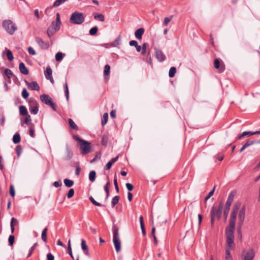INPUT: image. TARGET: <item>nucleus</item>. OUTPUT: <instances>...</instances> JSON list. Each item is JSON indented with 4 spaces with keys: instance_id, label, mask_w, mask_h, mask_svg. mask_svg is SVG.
I'll list each match as a JSON object with an SVG mask.
<instances>
[{
    "instance_id": "2",
    "label": "nucleus",
    "mask_w": 260,
    "mask_h": 260,
    "mask_svg": "<svg viewBox=\"0 0 260 260\" xmlns=\"http://www.w3.org/2000/svg\"><path fill=\"white\" fill-rule=\"evenodd\" d=\"M223 205L222 203H220L218 207L213 205L211 211V224L212 226H214L215 219L219 220L221 216L222 212Z\"/></svg>"
},
{
    "instance_id": "5",
    "label": "nucleus",
    "mask_w": 260,
    "mask_h": 260,
    "mask_svg": "<svg viewBox=\"0 0 260 260\" xmlns=\"http://www.w3.org/2000/svg\"><path fill=\"white\" fill-rule=\"evenodd\" d=\"M2 25L5 30L11 35H13L17 29L16 25L9 19L3 21Z\"/></svg>"
},
{
    "instance_id": "49",
    "label": "nucleus",
    "mask_w": 260,
    "mask_h": 260,
    "mask_svg": "<svg viewBox=\"0 0 260 260\" xmlns=\"http://www.w3.org/2000/svg\"><path fill=\"white\" fill-rule=\"evenodd\" d=\"M16 151L18 156H19L22 153V149L20 145L16 146Z\"/></svg>"
},
{
    "instance_id": "13",
    "label": "nucleus",
    "mask_w": 260,
    "mask_h": 260,
    "mask_svg": "<svg viewBox=\"0 0 260 260\" xmlns=\"http://www.w3.org/2000/svg\"><path fill=\"white\" fill-rule=\"evenodd\" d=\"M25 83L28 86V88L32 90H37L39 91L40 90V87L36 81H32L31 82H29L25 80Z\"/></svg>"
},
{
    "instance_id": "35",
    "label": "nucleus",
    "mask_w": 260,
    "mask_h": 260,
    "mask_svg": "<svg viewBox=\"0 0 260 260\" xmlns=\"http://www.w3.org/2000/svg\"><path fill=\"white\" fill-rule=\"evenodd\" d=\"M176 73V69L175 67H172L170 68L169 72V76L170 78H172L175 76Z\"/></svg>"
},
{
    "instance_id": "58",
    "label": "nucleus",
    "mask_w": 260,
    "mask_h": 260,
    "mask_svg": "<svg viewBox=\"0 0 260 260\" xmlns=\"http://www.w3.org/2000/svg\"><path fill=\"white\" fill-rule=\"evenodd\" d=\"M125 185L128 191H132L134 188L133 185L131 183H127Z\"/></svg>"
},
{
    "instance_id": "6",
    "label": "nucleus",
    "mask_w": 260,
    "mask_h": 260,
    "mask_svg": "<svg viewBox=\"0 0 260 260\" xmlns=\"http://www.w3.org/2000/svg\"><path fill=\"white\" fill-rule=\"evenodd\" d=\"M40 100L42 103L49 105L53 110H56V104L53 102L52 98L49 95L43 94L40 95Z\"/></svg>"
},
{
    "instance_id": "43",
    "label": "nucleus",
    "mask_w": 260,
    "mask_h": 260,
    "mask_svg": "<svg viewBox=\"0 0 260 260\" xmlns=\"http://www.w3.org/2000/svg\"><path fill=\"white\" fill-rule=\"evenodd\" d=\"M63 58V54L60 52H58L55 54V59L57 61H59L61 60Z\"/></svg>"
},
{
    "instance_id": "42",
    "label": "nucleus",
    "mask_w": 260,
    "mask_h": 260,
    "mask_svg": "<svg viewBox=\"0 0 260 260\" xmlns=\"http://www.w3.org/2000/svg\"><path fill=\"white\" fill-rule=\"evenodd\" d=\"M64 92H65L66 99L67 100H69V89H68V84H67V82H66L65 84H64Z\"/></svg>"
},
{
    "instance_id": "29",
    "label": "nucleus",
    "mask_w": 260,
    "mask_h": 260,
    "mask_svg": "<svg viewBox=\"0 0 260 260\" xmlns=\"http://www.w3.org/2000/svg\"><path fill=\"white\" fill-rule=\"evenodd\" d=\"M56 32V30L54 29V28H52V27L50 26L47 29V34L48 37H50L52 36H53Z\"/></svg>"
},
{
    "instance_id": "45",
    "label": "nucleus",
    "mask_w": 260,
    "mask_h": 260,
    "mask_svg": "<svg viewBox=\"0 0 260 260\" xmlns=\"http://www.w3.org/2000/svg\"><path fill=\"white\" fill-rule=\"evenodd\" d=\"M230 210V207L225 206L224 211H223V215H224L225 219L228 217Z\"/></svg>"
},
{
    "instance_id": "21",
    "label": "nucleus",
    "mask_w": 260,
    "mask_h": 260,
    "mask_svg": "<svg viewBox=\"0 0 260 260\" xmlns=\"http://www.w3.org/2000/svg\"><path fill=\"white\" fill-rule=\"evenodd\" d=\"M118 156H117L116 157L112 158L111 160H110L107 164L105 169L106 170H109L111 168L112 165L114 163H115L118 160Z\"/></svg>"
},
{
    "instance_id": "60",
    "label": "nucleus",
    "mask_w": 260,
    "mask_h": 260,
    "mask_svg": "<svg viewBox=\"0 0 260 260\" xmlns=\"http://www.w3.org/2000/svg\"><path fill=\"white\" fill-rule=\"evenodd\" d=\"M146 61L150 64H152V59L150 56V53H148L147 55Z\"/></svg>"
},
{
    "instance_id": "63",
    "label": "nucleus",
    "mask_w": 260,
    "mask_h": 260,
    "mask_svg": "<svg viewBox=\"0 0 260 260\" xmlns=\"http://www.w3.org/2000/svg\"><path fill=\"white\" fill-rule=\"evenodd\" d=\"M247 132H244L242 134L238 136L237 139L240 140L244 136H247Z\"/></svg>"
},
{
    "instance_id": "37",
    "label": "nucleus",
    "mask_w": 260,
    "mask_h": 260,
    "mask_svg": "<svg viewBox=\"0 0 260 260\" xmlns=\"http://www.w3.org/2000/svg\"><path fill=\"white\" fill-rule=\"evenodd\" d=\"M110 182H108L106 185L104 187V189H105V191H106V199H108L109 197V187H110Z\"/></svg>"
},
{
    "instance_id": "10",
    "label": "nucleus",
    "mask_w": 260,
    "mask_h": 260,
    "mask_svg": "<svg viewBox=\"0 0 260 260\" xmlns=\"http://www.w3.org/2000/svg\"><path fill=\"white\" fill-rule=\"evenodd\" d=\"M155 55L156 59L159 62L164 61L166 58V55L162 51L157 48H155Z\"/></svg>"
},
{
    "instance_id": "7",
    "label": "nucleus",
    "mask_w": 260,
    "mask_h": 260,
    "mask_svg": "<svg viewBox=\"0 0 260 260\" xmlns=\"http://www.w3.org/2000/svg\"><path fill=\"white\" fill-rule=\"evenodd\" d=\"M81 153L83 155L88 154L91 151L90 143L85 140L80 141L79 144Z\"/></svg>"
},
{
    "instance_id": "55",
    "label": "nucleus",
    "mask_w": 260,
    "mask_h": 260,
    "mask_svg": "<svg viewBox=\"0 0 260 260\" xmlns=\"http://www.w3.org/2000/svg\"><path fill=\"white\" fill-rule=\"evenodd\" d=\"M215 187H214L213 189L212 190H211L208 194L207 195V196L205 198V201H207L210 198H211L213 193H214V190H215Z\"/></svg>"
},
{
    "instance_id": "11",
    "label": "nucleus",
    "mask_w": 260,
    "mask_h": 260,
    "mask_svg": "<svg viewBox=\"0 0 260 260\" xmlns=\"http://www.w3.org/2000/svg\"><path fill=\"white\" fill-rule=\"evenodd\" d=\"M245 210H246V207L245 206H243L242 208H241L239 214H238V218L239 220V224L240 225H242L243 224V222L244 221L245 219Z\"/></svg>"
},
{
    "instance_id": "51",
    "label": "nucleus",
    "mask_w": 260,
    "mask_h": 260,
    "mask_svg": "<svg viewBox=\"0 0 260 260\" xmlns=\"http://www.w3.org/2000/svg\"><path fill=\"white\" fill-rule=\"evenodd\" d=\"M15 237L13 235H10L9 237V243L10 245L12 246L14 243Z\"/></svg>"
},
{
    "instance_id": "40",
    "label": "nucleus",
    "mask_w": 260,
    "mask_h": 260,
    "mask_svg": "<svg viewBox=\"0 0 260 260\" xmlns=\"http://www.w3.org/2000/svg\"><path fill=\"white\" fill-rule=\"evenodd\" d=\"M110 67L109 64L105 65L104 67V76H108L110 74Z\"/></svg>"
},
{
    "instance_id": "56",
    "label": "nucleus",
    "mask_w": 260,
    "mask_h": 260,
    "mask_svg": "<svg viewBox=\"0 0 260 260\" xmlns=\"http://www.w3.org/2000/svg\"><path fill=\"white\" fill-rule=\"evenodd\" d=\"M27 50L28 53L31 55H34L36 54L35 50L30 46L28 47Z\"/></svg>"
},
{
    "instance_id": "26",
    "label": "nucleus",
    "mask_w": 260,
    "mask_h": 260,
    "mask_svg": "<svg viewBox=\"0 0 260 260\" xmlns=\"http://www.w3.org/2000/svg\"><path fill=\"white\" fill-rule=\"evenodd\" d=\"M94 18L100 21L104 22L105 21V17L102 14L94 13L93 14Z\"/></svg>"
},
{
    "instance_id": "23",
    "label": "nucleus",
    "mask_w": 260,
    "mask_h": 260,
    "mask_svg": "<svg viewBox=\"0 0 260 260\" xmlns=\"http://www.w3.org/2000/svg\"><path fill=\"white\" fill-rule=\"evenodd\" d=\"M31 117L29 115H27L26 116L24 121L21 123V125L23 126V123H25L28 125L29 126H31V125H34L31 123Z\"/></svg>"
},
{
    "instance_id": "20",
    "label": "nucleus",
    "mask_w": 260,
    "mask_h": 260,
    "mask_svg": "<svg viewBox=\"0 0 260 260\" xmlns=\"http://www.w3.org/2000/svg\"><path fill=\"white\" fill-rule=\"evenodd\" d=\"M144 32V29L143 28H140L135 31V36L137 39L140 40L142 39Z\"/></svg>"
},
{
    "instance_id": "44",
    "label": "nucleus",
    "mask_w": 260,
    "mask_h": 260,
    "mask_svg": "<svg viewBox=\"0 0 260 260\" xmlns=\"http://www.w3.org/2000/svg\"><path fill=\"white\" fill-rule=\"evenodd\" d=\"M98 30V27L94 26L90 29L89 34L91 36H94V35H96V34L97 33Z\"/></svg>"
},
{
    "instance_id": "28",
    "label": "nucleus",
    "mask_w": 260,
    "mask_h": 260,
    "mask_svg": "<svg viewBox=\"0 0 260 260\" xmlns=\"http://www.w3.org/2000/svg\"><path fill=\"white\" fill-rule=\"evenodd\" d=\"M48 231V228L46 227L42 231V234H41V238L42 240L46 243L47 242V232Z\"/></svg>"
},
{
    "instance_id": "53",
    "label": "nucleus",
    "mask_w": 260,
    "mask_h": 260,
    "mask_svg": "<svg viewBox=\"0 0 260 260\" xmlns=\"http://www.w3.org/2000/svg\"><path fill=\"white\" fill-rule=\"evenodd\" d=\"M74 194V189L71 188L68 191V192L67 193V197L68 198L70 199V198H72V197H73Z\"/></svg>"
},
{
    "instance_id": "50",
    "label": "nucleus",
    "mask_w": 260,
    "mask_h": 260,
    "mask_svg": "<svg viewBox=\"0 0 260 260\" xmlns=\"http://www.w3.org/2000/svg\"><path fill=\"white\" fill-rule=\"evenodd\" d=\"M10 194L12 197H14L15 195V189L13 185H10Z\"/></svg>"
},
{
    "instance_id": "24",
    "label": "nucleus",
    "mask_w": 260,
    "mask_h": 260,
    "mask_svg": "<svg viewBox=\"0 0 260 260\" xmlns=\"http://www.w3.org/2000/svg\"><path fill=\"white\" fill-rule=\"evenodd\" d=\"M61 25V22H58L56 21H53L51 23V26L54 28L56 31L59 30Z\"/></svg>"
},
{
    "instance_id": "57",
    "label": "nucleus",
    "mask_w": 260,
    "mask_h": 260,
    "mask_svg": "<svg viewBox=\"0 0 260 260\" xmlns=\"http://www.w3.org/2000/svg\"><path fill=\"white\" fill-rule=\"evenodd\" d=\"M37 245V243L34 244V245L30 248L29 253L27 255V257H29L32 254Z\"/></svg>"
},
{
    "instance_id": "62",
    "label": "nucleus",
    "mask_w": 260,
    "mask_h": 260,
    "mask_svg": "<svg viewBox=\"0 0 260 260\" xmlns=\"http://www.w3.org/2000/svg\"><path fill=\"white\" fill-rule=\"evenodd\" d=\"M129 44L131 46H135L136 47V46L138 45V43L135 40H132L129 42Z\"/></svg>"
},
{
    "instance_id": "47",
    "label": "nucleus",
    "mask_w": 260,
    "mask_h": 260,
    "mask_svg": "<svg viewBox=\"0 0 260 260\" xmlns=\"http://www.w3.org/2000/svg\"><path fill=\"white\" fill-rule=\"evenodd\" d=\"M22 96L24 99H26L28 98L29 93L27 91V90L25 88H24L22 91Z\"/></svg>"
},
{
    "instance_id": "39",
    "label": "nucleus",
    "mask_w": 260,
    "mask_h": 260,
    "mask_svg": "<svg viewBox=\"0 0 260 260\" xmlns=\"http://www.w3.org/2000/svg\"><path fill=\"white\" fill-rule=\"evenodd\" d=\"M7 57L9 61H12L14 59V56L12 51L10 50H7Z\"/></svg>"
},
{
    "instance_id": "30",
    "label": "nucleus",
    "mask_w": 260,
    "mask_h": 260,
    "mask_svg": "<svg viewBox=\"0 0 260 260\" xmlns=\"http://www.w3.org/2000/svg\"><path fill=\"white\" fill-rule=\"evenodd\" d=\"M21 141V137L19 134H16L13 136V141L14 144H18Z\"/></svg>"
},
{
    "instance_id": "27",
    "label": "nucleus",
    "mask_w": 260,
    "mask_h": 260,
    "mask_svg": "<svg viewBox=\"0 0 260 260\" xmlns=\"http://www.w3.org/2000/svg\"><path fill=\"white\" fill-rule=\"evenodd\" d=\"M17 224H18L17 220L16 218L13 217L11 219V231L12 233H13L14 232V226Z\"/></svg>"
},
{
    "instance_id": "8",
    "label": "nucleus",
    "mask_w": 260,
    "mask_h": 260,
    "mask_svg": "<svg viewBox=\"0 0 260 260\" xmlns=\"http://www.w3.org/2000/svg\"><path fill=\"white\" fill-rule=\"evenodd\" d=\"M29 110L31 114L36 115L39 111V104L36 100H31L29 103Z\"/></svg>"
},
{
    "instance_id": "18",
    "label": "nucleus",
    "mask_w": 260,
    "mask_h": 260,
    "mask_svg": "<svg viewBox=\"0 0 260 260\" xmlns=\"http://www.w3.org/2000/svg\"><path fill=\"white\" fill-rule=\"evenodd\" d=\"M19 69L20 72L23 75H26L29 73L28 69L25 67V66L23 62H20L19 63Z\"/></svg>"
},
{
    "instance_id": "17",
    "label": "nucleus",
    "mask_w": 260,
    "mask_h": 260,
    "mask_svg": "<svg viewBox=\"0 0 260 260\" xmlns=\"http://www.w3.org/2000/svg\"><path fill=\"white\" fill-rule=\"evenodd\" d=\"M236 192L235 191H232L231 192L230 194L228 196L225 206L228 207H231V204L233 203L234 200V196H235Z\"/></svg>"
},
{
    "instance_id": "38",
    "label": "nucleus",
    "mask_w": 260,
    "mask_h": 260,
    "mask_svg": "<svg viewBox=\"0 0 260 260\" xmlns=\"http://www.w3.org/2000/svg\"><path fill=\"white\" fill-rule=\"evenodd\" d=\"M29 127V134L31 137L34 138L35 136V125H31V126H30Z\"/></svg>"
},
{
    "instance_id": "46",
    "label": "nucleus",
    "mask_w": 260,
    "mask_h": 260,
    "mask_svg": "<svg viewBox=\"0 0 260 260\" xmlns=\"http://www.w3.org/2000/svg\"><path fill=\"white\" fill-rule=\"evenodd\" d=\"M89 200L90 201V202L94 205L96 206H99V207H101L102 206V204L97 202L94 199L93 197H90L89 198Z\"/></svg>"
},
{
    "instance_id": "33",
    "label": "nucleus",
    "mask_w": 260,
    "mask_h": 260,
    "mask_svg": "<svg viewBox=\"0 0 260 260\" xmlns=\"http://www.w3.org/2000/svg\"><path fill=\"white\" fill-rule=\"evenodd\" d=\"M120 197L118 196H115L112 200L111 205L114 207L119 202Z\"/></svg>"
},
{
    "instance_id": "12",
    "label": "nucleus",
    "mask_w": 260,
    "mask_h": 260,
    "mask_svg": "<svg viewBox=\"0 0 260 260\" xmlns=\"http://www.w3.org/2000/svg\"><path fill=\"white\" fill-rule=\"evenodd\" d=\"M36 42L42 49H47L49 47V44L48 42H44L39 37L36 38Z\"/></svg>"
},
{
    "instance_id": "54",
    "label": "nucleus",
    "mask_w": 260,
    "mask_h": 260,
    "mask_svg": "<svg viewBox=\"0 0 260 260\" xmlns=\"http://www.w3.org/2000/svg\"><path fill=\"white\" fill-rule=\"evenodd\" d=\"M120 37L119 36L113 42V46H116L117 45H119V44H120Z\"/></svg>"
},
{
    "instance_id": "25",
    "label": "nucleus",
    "mask_w": 260,
    "mask_h": 260,
    "mask_svg": "<svg viewBox=\"0 0 260 260\" xmlns=\"http://www.w3.org/2000/svg\"><path fill=\"white\" fill-rule=\"evenodd\" d=\"M5 75L9 79L14 76L13 73L11 70L9 69H6L4 71Z\"/></svg>"
},
{
    "instance_id": "61",
    "label": "nucleus",
    "mask_w": 260,
    "mask_h": 260,
    "mask_svg": "<svg viewBox=\"0 0 260 260\" xmlns=\"http://www.w3.org/2000/svg\"><path fill=\"white\" fill-rule=\"evenodd\" d=\"M80 170H80V168L79 165L78 164L77 166L76 167V171H75V174L77 176H79V175L80 172Z\"/></svg>"
},
{
    "instance_id": "1",
    "label": "nucleus",
    "mask_w": 260,
    "mask_h": 260,
    "mask_svg": "<svg viewBox=\"0 0 260 260\" xmlns=\"http://www.w3.org/2000/svg\"><path fill=\"white\" fill-rule=\"evenodd\" d=\"M240 207L241 203L240 202H237L234 204L230 216V224L225 230L226 237V246L225 248H228L230 250V249H233L235 247L234 232L237 213Z\"/></svg>"
},
{
    "instance_id": "15",
    "label": "nucleus",
    "mask_w": 260,
    "mask_h": 260,
    "mask_svg": "<svg viewBox=\"0 0 260 260\" xmlns=\"http://www.w3.org/2000/svg\"><path fill=\"white\" fill-rule=\"evenodd\" d=\"M255 252L253 249H249L245 254L244 260H253Z\"/></svg>"
},
{
    "instance_id": "9",
    "label": "nucleus",
    "mask_w": 260,
    "mask_h": 260,
    "mask_svg": "<svg viewBox=\"0 0 260 260\" xmlns=\"http://www.w3.org/2000/svg\"><path fill=\"white\" fill-rule=\"evenodd\" d=\"M214 68L218 70L219 73H222L225 70V65L224 62L218 58H216L214 61Z\"/></svg>"
},
{
    "instance_id": "59",
    "label": "nucleus",
    "mask_w": 260,
    "mask_h": 260,
    "mask_svg": "<svg viewBox=\"0 0 260 260\" xmlns=\"http://www.w3.org/2000/svg\"><path fill=\"white\" fill-rule=\"evenodd\" d=\"M47 259L54 260V257L51 253H49L47 254Z\"/></svg>"
},
{
    "instance_id": "3",
    "label": "nucleus",
    "mask_w": 260,
    "mask_h": 260,
    "mask_svg": "<svg viewBox=\"0 0 260 260\" xmlns=\"http://www.w3.org/2000/svg\"><path fill=\"white\" fill-rule=\"evenodd\" d=\"M85 20V17L82 13L75 11L73 13L70 18V22L72 24L80 25Z\"/></svg>"
},
{
    "instance_id": "31",
    "label": "nucleus",
    "mask_w": 260,
    "mask_h": 260,
    "mask_svg": "<svg viewBox=\"0 0 260 260\" xmlns=\"http://www.w3.org/2000/svg\"><path fill=\"white\" fill-rule=\"evenodd\" d=\"M96 177V173L94 171H91L89 174V179L90 181L93 182L95 181Z\"/></svg>"
},
{
    "instance_id": "36",
    "label": "nucleus",
    "mask_w": 260,
    "mask_h": 260,
    "mask_svg": "<svg viewBox=\"0 0 260 260\" xmlns=\"http://www.w3.org/2000/svg\"><path fill=\"white\" fill-rule=\"evenodd\" d=\"M69 124L71 128H72L73 129H78L77 125L75 123L74 121L71 118H70L69 119Z\"/></svg>"
},
{
    "instance_id": "4",
    "label": "nucleus",
    "mask_w": 260,
    "mask_h": 260,
    "mask_svg": "<svg viewBox=\"0 0 260 260\" xmlns=\"http://www.w3.org/2000/svg\"><path fill=\"white\" fill-rule=\"evenodd\" d=\"M113 242L116 251L118 253L121 250V242L119 235V229L116 226H113Z\"/></svg>"
},
{
    "instance_id": "34",
    "label": "nucleus",
    "mask_w": 260,
    "mask_h": 260,
    "mask_svg": "<svg viewBox=\"0 0 260 260\" xmlns=\"http://www.w3.org/2000/svg\"><path fill=\"white\" fill-rule=\"evenodd\" d=\"M64 183L65 185L68 187H72L74 184L73 181L68 179H65L64 180Z\"/></svg>"
},
{
    "instance_id": "32",
    "label": "nucleus",
    "mask_w": 260,
    "mask_h": 260,
    "mask_svg": "<svg viewBox=\"0 0 260 260\" xmlns=\"http://www.w3.org/2000/svg\"><path fill=\"white\" fill-rule=\"evenodd\" d=\"M225 260H233V257L231 255L230 250L228 248H225Z\"/></svg>"
},
{
    "instance_id": "48",
    "label": "nucleus",
    "mask_w": 260,
    "mask_h": 260,
    "mask_svg": "<svg viewBox=\"0 0 260 260\" xmlns=\"http://www.w3.org/2000/svg\"><path fill=\"white\" fill-rule=\"evenodd\" d=\"M256 142L255 141H251V140H247V142L244 144V145L245 146V147H246V148L255 144Z\"/></svg>"
},
{
    "instance_id": "16",
    "label": "nucleus",
    "mask_w": 260,
    "mask_h": 260,
    "mask_svg": "<svg viewBox=\"0 0 260 260\" xmlns=\"http://www.w3.org/2000/svg\"><path fill=\"white\" fill-rule=\"evenodd\" d=\"M73 156V151L69 146H67L66 149V155L63 157L65 160H70Z\"/></svg>"
},
{
    "instance_id": "64",
    "label": "nucleus",
    "mask_w": 260,
    "mask_h": 260,
    "mask_svg": "<svg viewBox=\"0 0 260 260\" xmlns=\"http://www.w3.org/2000/svg\"><path fill=\"white\" fill-rule=\"evenodd\" d=\"M62 184V183L61 181H55L54 183H53V185L54 186H55L56 187H58L59 186H60Z\"/></svg>"
},
{
    "instance_id": "22",
    "label": "nucleus",
    "mask_w": 260,
    "mask_h": 260,
    "mask_svg": "<svg viewBox=\"0 0 260 260\" xmlns=\"http://www.w3.org/2000/svg\"><path fill=\"white\" fill-rule=\"evenodd\" d=\"M20 114L23 116L28 115L26 108L24 106H20L19 108Z\"/></svg>"
},
{
    "instance_id": "52",
    "label": "nucleus",
    "mask_w": 260,
    "mask_h": 260,
    "mask_svg": "<svg viewBox=\"0 0 260 260\" xmlns=\"http://www.w3.org/2000/svg\"><path fill=\"white\" fill-rule=\"evenodd\" d=\"M173 16H171L170 17H166L164 21V24L165 25H167L168 23L171 21Z\"/></svg>"
},
{
    "instance_id": "14",
    "label": "nucleus",
    "mask_w": 260,
    "mask_h": 260,
    "mask_svg": "<svg viewBox=\"0 0 260 260\" xmlns=\"http://www.w3.org/2000/svg\"><path fill=\"white\" fill-rule=\"evenodd\" d=\"M52 74V70L50 68V67H47L46 71H45V72H44V75H45V78L47 80H49L52 83H53L54 80L53 79Z\"/></svg>"
},
{
    "instance_id": "19",
    "label": "nucleus",
    "mask_w": 260,
    "mask_h": 260,
    "mask_svg": "<svg viewBox=\"0 0 260 260\" xmlns=\"http://www.w3.org/2000/svg\"><path fill=\"white\" fill-rule=\"evenodd\" d=\"M81 248L84 251V253L86 255H89L88 247L86 245V241L84 239L81 240Z\"/></svg>"
},
{
    "instance_id": "41",
    "label": "nucleus",
    "mask_w": 260,
    "mask_h": 260,
    "mask_svg": "<svg viewBox=\"0 0 260 260\" xmlns=\"http://www.w3.org/2000/svg\"><path fill=\"white\" fill-rule=\"evenodd\" d=\"M108 114L107 113H105L103 115V116L102 119V125H105L108 121Z\"/></svg>"
}]
</instances>
